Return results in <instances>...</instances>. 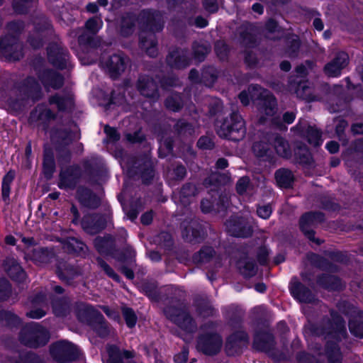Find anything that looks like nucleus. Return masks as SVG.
<instances>
[{"instance_id":"nucleus-59","label":"nucleus","mask_w":363,"mask_h":363,"mask_svg":"<svg viewBox=\"0 0 363 363\" xmlns=\"http://www.w3.org/2000/svg\"><path fill=\"white\" fill-rule=\"evenodd\" d=\"M262 87L259 84H252L249 85L247 91L243 90L238 94V99L240 103L247 106L250 104V100L257 99V95L260 93Z\"/></svg>"},{"instance_id":"nucleus-45","label":"nucleus","mask_w":363,"mask_h":363,"mask_svg":"<svg viewBox=\"0 0 363 363\" xmlns=\"http://www.w3.org/2000/svg\"><path fill=\"white\" fill-rule=\"evenodd\" d=\"M274 179L277 186L284 189L292 188L295 179L292 171L286 168H280L276 170Z\"/></svg>"},{"instance_id":"nucleus-43","label":"nucleus","mask_w":363,"mask_h":363,"mask_svg":"<svg viewBox=\"0 0 363 363\" xmlns=\"http://www.w3.org/2000/svg\"><path fill=\"white\" fill-rule=\"evenodd\" d=\"M0 323L12 330L21 327L23 320L13 311L1 308L0 309Z\"/></svg>"},{"instance_id":"nucleus-40","label":"nucleus","mask_w":363,"mask_h":363,"mask_svg":"<svg viewBox=\"0 0 363 363\" xmlns=\"http://www.w3.org/2000/svg\"><path fill=\"white\" fill-rule=\"evenodd\" d=\"M56 171L54 152L51 148H45L43 154L42 172L47 180H50Z\"/></svg>"},{"instance_id":"nucleus-10","label":"nucleus","mask_w":363,"mask_h":363,"mask_svg":"<svg viewBox=\"0 0 363 363\" xmlns=\"http://www.w3.org/2000/svg\"><path fill=\"white\" fill-rule=\"evenodd\" d=\"M156 169L154 162L147 155L134 157L132 164L128 168V174L131 177H138L142 184L150 185L155 177Z\"/></svg>"},{"instance_id":"nucleus-61","label":"nucleus","mask_w":363,"mask_h":363,"mask_svg":"<svg viewBox=\"0 0 363 363\" xmlns=\"http://www.w3.org/2000/svg\"><path fill=\"white\" fill-rule=\"evenodd\" d=\"M336 307L340 313L348 318V320L357 315L359 311H362V310H359L356 305L347 300L339 301L336 303Z\"/></svg>"},{"instance_id":"nucleus-21","label":"nucleus","mask_w":363,"mask_h":363,"mask_svg":"<svg viewBox=\"0 0 363 363\" xmlns=\"http://www.w3.org/2000/svg\"><path fill=\"white\" fill-rule=\"evenodd\" d=\"M57 114L43 103L38 104L30 112L28 121L30 125L40 122L43 129L47 130L50 121L55 120Z\"/></svg>"},{"instance_id":"nucleus-6","label":"nucleus","mask_w":363,"mask_h":363,"mask_svg":"<svg viewBox=\"0 0 363 363\" xmlns=\"http://www.w3.org/2000/svg\"><path fill=\"white\" fill-rule=\"evenodd\" d=\"M245 133V121L238 111H233L229 116L224 118L217 130L220 138L235 142L241 140Z\"/></svg>"},{"instance_id":"nucleus-55","label":"nucleus","mask_w":363,"mask_h":363,"mask_svg":"<svg viewBox=\"0 0 363 363\" xmlns=\"http://www.w3.org/2000/svg\"><path fill=\"white\" fill-rule=\"evenodd\" d=\"M52 310L55 315L65 317L70 311V301L67 297H60L52 302Z\"/></svg>"},{"instance_id":"nucleus-47","label":"nucleus","mask_w":363,"mask_h":363,"mask_svg":"<svg viewBox=\"0 0 363 363\" xmlns=\"http://www.w3.org/2000/svg\"><path fill=\"white\" fill-rule=\"evenodd\" d=\"M257 99L262 101V112L267 116H274L277 111V101L274 94L269 93L262 95L259 93Z\"/></svg>"},{"instance_id":"nucleus-16","label":"nucleus","mask_w":363,"mask_h":363,"mask_svg":"<svg viewBox=\"0 0 363 363\" xmlns=\"http://www.w3.org/2000/svg\"><path fill=\"white\" fill-rule=\"evenodd\" d=\"M100 62L110 78L113 80L118 79L127 67V57L123 52L113 53L107 57L103 56Z\"/></svg>"},{"instance_id":"nucleus-30","label":"nucleus","mask_w":363,"mask_h":363,"mask_svg":"<svg viewBox=\"0 0 363 363\" xmlns=\"http://www.w3.org/2000/svg\"><path fill=\"white\" fill-rule=\"evenodd\" d=\"M76 198L82 206L89 209H96L101 203L100 197L91 189L84 186L77 189Z\"/></svg>"},{"instance_id":"nucleus-25","label":"nucleus","mask_w":363,"mask_h":363,"mask_svg":"<svg viewBox=\"0 0 363 363\" xmlns=\"http://www.w3.org/2000/svg\"><path fill=\"white\" fill-rule=\"evenodd\" d=\"M228 228L231 235L235 238H247L251 237L253 233L252 227L242 216L230 217L228 220Z\"/></svg>"},{"instance_id":"nucleus-20","label":"nucleus","mask_w":363,"mask_h":363,"mask_svg":"<svg viewBox=\"0 0 363 363\" xmlns=\"http://www.w3.org/2000/svg\"><path fill=\"white\" fill-rule=\"evenodd\" d=\"M81 225L85 233L94 235L101 233L106 228L107 220L103 214L87 213L82 217Z\"/></svg>"},{"instance_id":"nucleus-46","label":"nucleus","mask_w":363,"mask_h":363,"mask_svg":"<svg viewBox=\"0 0 363 363\" xmlns=\"http://www.w3.org/2000/svg\"><path fill=\"white\" fill-rule=\"evenodd\" d=\"M157 40L155 35H144L141 34L139 37V46L145 50L147 56L155 58L158 55Z\"/></svg>"},{"instance_id":"nucleus-14","label":"nucleus","mask_w":363,"mask_h":363,"mask_svg":"<svg viewBox=\"0 0 363 363\" xmlns=\"http://www.w3.org/2000/svg\"><path fill=\"white\" fill-rule=\"evenodd\" d=\"M250 343V336L244 330H235L230 333L224 342V352L228 357H239L242 354Z\"/></svg>"},{"instance_id":"nucleus-4","label":"nucleus","mask_w":363,"mask_h":363,"mask_svg":"<svg viewBox=\"0 0 363 363\" xmlns=\"http://www.w3.org/2000/svg\"><path fill=\"white\" fill-rule=\"evenodd\" d=\"M18 339L26 347L38 349L45 346L50 339V332L42 325L36 322H30L22 326Z\"/></svg>"},{"instance_id":"nucleus-35","label":"nucleus","mask_w":363,"mask_h":363,"mask_svg":"<svg viewBox=\"0 0 363 363\" xmlns=\"http://www.w3.org/2000/svg\"><path fill=\"white\" fill-rule=\"evenodd\" d=\"M239 38L240 44L245 48L252 49L258 45L255 27L251 23L242 24L240 28Z\"/></svg>"},{"instance_id":"nucleus-41","label":"nucleus","mask_w":363,"mask_h":363,"mask_svg":"<svg viewBox=\"0 0 363 363\" xmlns=\"http://www.w3.org/2000/svg\"><path fill=\"white\" fill-rule=\"evenodd\" d=\"M194 306L196 313L203 318L214 317L218 315V311L207 298L202 297L195 298L194 299Z\"/></svg>"},{"instance_id":"nucleus-48","label":"nucleus","mask_w":363,"mask_h":363,"mask_svg":"<svg viewBox=\"0 0 363 363\" xmlns=\"http://www.w3.org/2000/svg\"><path fill=\"white\" fill-rule=\"evenodd\" d=\"M254 155L264 161L271 162L273 159L274 152L270 145L266 142H255L252 147Z\"/></svg>"},{"instance_id":"nucleus-57","label":"nucleus","mask_w":363,"mask_h":363,"mask_svg":"<svg viewBox=\"0 0 363 363\" xmlns=\"http://www.w3.org/2000/svg\"><path fill=\"white\" fill-rule=\"evenodd\" d=\"M237 267L245 278L253 277L257 272L255 262L247 258L238 261Z\"/></svg>"},{"instance_id":"nucleus-31","label":"nucleus","mask_w":363,"mask_h":363,"mask_svg":"<svg viewBox=\"0 0 363 363\" xmlns=\"http://www.w3.org/2000/svg\"><path fill=\"white\" fill-rule=\"evenodd\" d=\"M55 273L57 277L67 285H72L74 279L80 275V272L76 266L63 259L57 262Z\"/></svg>"},{"instance_id":"nucleus-5","label":"nucleus","mask_w":363,"mask_h":363,"mask_svg":"<svg viewBox=\"0 0 363 363\" xmlns=\"http://www.w3.org/2000/svg\"><path fill=\"white\" fill-rule=\"evenodd\" d=\"M45 53L48 64L53 68L63 71L72 67V55L57 35L55 40L48 43Z\"/></svg>"},{"instance_id":"nucleus-24","label":"nucleus","mask_w":363,"mask_h":363,"mask_svg":"<svg viewBox=\"0 0 363 363\" xmlns=\"http://www.w3.org/2000/svg\"><path fill=\"white\" fill-rule=\"evenodd\" d=\"M73 310L77 320L88 326L92 324L98 315H101V313L98 309L83 301H76L74 303Z\"/></svg>"},{"instance_id":"nucleus-33","label":"nucleus","mask_w":363,"mask_h":363,"mask_svg":"<svg viewBox=\"0 0 363 363\" xmlns=\"http://www.w3.org/2000/svg\"><path fill=\"white\" fill-rule=\"evenodd\" d=\"M294 161L305 167L315 166V160L308 147L301 141H296L294 145Z\"/></svg>"},{"instance_id":"nucleus-22","label":"nucleus","mask_w":363,"mask_h":363,"mask_svg":"<svg viewBox=\"0 0 363 363\" xmlns=\"http://www.w3.org/2000/svg\"><path fill=\"white\" fill-rule=\"evenodd\" d=\"M50 136L56 151L60 152L73 143L75 133L70 128L52 127L50 131Z\"/></svg>"},{"instance_id":"nucleus-62","label":"nucleus","mask_w":363,"mask_h":363,"mask_svg":"<svg viewBox=\"0 0 363 363\" xmlns=\"http://www.w3.org/2000/svg\"><path fill=\"white\" fill-rule=\"evenodd\" d=\"M274 150L277 155L283 158L289 159L292 157V151L289 142L281 136L276 137Z\"/></svg>"},{"instance_id":"nucleus-64","label":"nucleus","mask_w":363,"mask_h":363,"mask_svg":"<svg viewBox=\"0 0 363 363\" xmlns=\"http://www.w3.org/2000/svg\"><path fill=\"white\" fill-rule=\"evenodd\" d=\"M16 363H46L43 358H42L37 353L28 351L26 352L20 353L16 360Z\"/></svg>"},{"instance_id":"nucleus-26","label":"nucleus","mask_w":363,"mask_h":363,"mask_svg":"<svg viewBox=\"0 0 363 363\" xmlns=\"http://www.w3.org/2000/svg\"><path fill=\"white\" fill-rule=\"evenodd\" d=\"M349 63V55L344 51L337 52L334 57L324 66L323 71L329 77H338Z\"/></svg>"},{"instance_id":"nucleus-51","label":"nucleus","mask_w":363,"mask_h":363,"mask_svg":"<svg viewBox=\"0 0 363 363\" xmlns=\"http://www.w3.org/2000/svg\"><path fill=\"white\" fill-rule=\"evenodd\" d=\"M245 312L239 307L232 308L228 313V323L232 329H243Z\"/></svg>"},{"instance_id":"nucleus-37","label":"nucleus","mask_w":363,"mask_h":363,"mask_svg":"<svg viewBox=\"0 0 363 363\" xmlns=\"http://www.w3.org/2000/svg\"><path fill=\"white\" fill-rule=\"evenodd\" d=\"M316 284L328 291H340L343 289L341 279L329 274H320L316 277Z\"/></svg>"},{"instance_id":"nucleus-29","label":"nucleus","mask_w":363,"mask_h":363,"mask_svg":"<svg viewBox=\"0 0 363 363\" xmlns=\"http://www.w3.org/2000/svg\"><path fill=\"white\" fill-rule=\"evenodd\" d=\"M106 352L107 357L104 363H125L124 359H132L135 356L134 350L121 349L116 344H107Z\"/></svg>"},{"instance_id":"nucleus-32","label":"nucleus","mask_w":363,"mask_h":363,"mask_svg":"<svg viewBox=\"0 0 363 363\" xmlns=\"http://www.w3.org/2000/svg\"><path fill=\"white\" fill-rule=\"evenodd\" d=\"M289 291L291 296L301 303H312L315 300L312 291L299 281L290 283Z\"/></svg>"},{"instance_id":"nucleus-53","label":"nucleus","mask_w":363,"mask_h":363,"mask_svg":"<svg viewBox=\"0 0 363 363\" xmlns=\"http://www.w3.org/2000/svg\"><path fill=\"white\" fill-rule=\"evenodd\" d=\"M286 52L290 57H298L301 46V41L298 35L289 34L285 38Z\"/></svg>"},{"instance_id":"nucleus-44","label":"nucleus","mask_w":363,"mask_h":363,"mask_svg":"<svg viewBox=\"0 0 363 363\" xmlns=\"http://www.w3.org/2000/svg\"><path fill=\"white\" fill-rule=\"evenodd\" d=\"M216 255L215 249L212 246L203 245L200 250L192 255V262L196 265H202L209 263Z\"/></svg>"},{"instance_id":"nucleus-8","label":"nucleus","mask_w":363,"mask_h":363,"mask_svg":"<svg viewBox=\"0 0 363 363\" xmlns=\"http://www.w3.org/2000/svg\"><path fill=\"white\" fill-rule=\"evenodd\" d=\"M325 220V215L321 211H307L303 213L298 220L300 231L309 242L320 246L325 240L315 237V228Z\"/></svg>"},{"instance_id":"nucleus-12","label":"nucleus","mask_w":363,"mask_h":363,"mask_svg":"<svg viewBox=\"0 0 363 363\" xmlns=\"http://www.w3.org/2000/svg\"><path fill=\"white\" fill-rule=\"evenodd\" d=\"M23 45L18 36L8 33L0 36V57L8 62H18L24 57Z\"/></svg>"},{"instance_id":"nucleus-17","label":"nucleus","mask_w":363,"mask_h":363,"mask_svg":"<svg viewBox=\"0 0 363 363\" xmlns=\"http://www.w3.org/2000/svg\"><path fill=\"white\" fill-rule=\"evenodd\" d=\"M59 71L53 67H47L38 72V79L46 90L50 88L59 90L63 87L65 79Z\"/></svg>"},{"instance_id":"nucleus-54","label":"nucleus","mask_w":363,"mask_h":363,"mask_svg":"<svg viewBox=\"0 0 363 363\" xmlns=\"http://www.w3.org/2000/svg\"><path fill=\"white\" fill-rule=\"evenodd\" d=\"M63 249L68 254L79 255L84 252L86 245L77 238L69 237L62 242Z\"/></svg>"},{"instance_id":"nucleus-27","label":"nucleus","mask_w":363,"mask_h":363,"mask_svg":"<svg viewBox=\"0 0 363 363\" xmlns=\"http://www.w3.org/2000/svg\"><path fill=\"white\" fill-rule=\"evenodd\" d=\"M184 241L191 244L202 242L206 236L204 226L198 221L192 220L182 231Z\"/></svg>"},{"instance_id":"nucleus-52","label":"nucleus","mask_w":363,"mask_h":363,"mask_svg":"<svg viewBox=\"0 0 363 363\" xmlns=\"http://www.w3.org/2000/svg\"><path fill=\"white\" fill-rule=\"evenodd\" d=\"M308 259L312 265L322 271L335 272L337 270L336 264L318 254L313 252Z\"/></svg>"},{"instance_id":"nucleus-3","label":"nucleus","mask_w":363,"mask_h":363,"mask_svg":"<svg viewBox=\"0 0 363 363\" xmlns=\"http://www.w3.org/2000/svg\"><path fill=\"white\" fill-rule=\"evenodd\" d=\"M276 337L272 332L267 329H257L253 334L252 348L265 353L274 363L286 359L285 354L276 348Z\"/></svg>"},{"instance_id":"nucleus-50","label":"nucleus","mask_w":363,"mask_h":363,"mask_svg":"<svg viewBox=\"0 0 363 363\" xmlns=\"http://www.w3.org/2000/svg\"><path fill=\"white\" fill-rule=\"evenodd\" d=\"M136 252L130 245H126L123 249L115 248L111 257L121 263L131 264L135 262Z\"/></svg>"},{"instance_id":"nucleus-42","label":"nucleus","mask_w":363,"mask_h":363,"mask_svg":"<svg viewBox=\"0 0 363 363\" xmlns=\"http://www.w3.org/2000/svg\"><path fill=\"white\" fill-rule=\"evenodd\" d=\"M293 128L298 129L303 135L306 138L307 142L313 147H319L323 143L322 132L315 126L308 125L305 131L301 126L296 124Z\"/></svg>"},{"instance_id":"nucleus-19","label":"nucleus","mask_w":363,"mask_h":363,"mask_svg":"<svg viewBox=\"0 0 363 363\" xmlns=\"http://www.w3.org/2000/svg\"><path fill=\"white\" fill-rule=\"evenodd\" d=\"M137 24L139 25L138 13L131 11L123 13L118 21V34L123 38L131 37L136 30Z\"/></svg>"},{"instance_id":"nucleus-9","label":"nucleus","mask_w":363,"mask_h":363,"mask_svg":"<svg viewBox=\"0 0 363 363\" xmlns=\"http://www.w3.org/2000/svg\"><path fill=\"white\" fill-rule=\"evenodd\" d=\"M139 29L142 33H150L155 35L164 28V12L155 9H141L138 13Z\"/></svg>"},{"instance_id":"nucleus-13","label":"nucleus","mask_w":363,"mask_h":363,"mask_svg":"<svg viewBox=\"0 0 363 363\" xmlns=\"http://www.w3.org/2000/svg\"><path fill=\"white\" fill-rule=\"evenodd\" d=\"M223 345V337L216 331L202 332L196 338V350L206 356L213 357L218 354Z\"/></svg>"},{"instance_id":"nucleus-11","label":"nucleus","mask_w":363,"mask_h":363,"mask_svg":"<svg viewBox=\"0 0 363 363\" xmlns=\"http://www.w3.org/2000/svg\"><path fill=\"white\" fill-rule=\"evenodd\" d=\"M49 352L57 363H71L78 360L81 355L78 347L67 340L52 342L49 347Z\"/></svg>"},{"instance_id":"nucleus-7","label":"nucleus","mask_w":363,"mask_h":363,"mask_svg":"<svg viewBox=\"0 0 363 363\" xmlns=\"http://www.w3.org/2000/svg\"><path fill=\"white\" fill-rule=\"evenodd\" d=\"M57 38L53 26L48 18H41L33 24V29L29 32L26 42L33 50H40L46 41Z\"/></svg>"},{"instance_id":"nucleus-36","label":"nucleus","mask_w":363,"mask_h":363,"mask_svg":"<svg viewBox=\"0 0 363 363\" xmlns=\"http://www.w3.org/2000/svg\"><path fill=\"white\" fill-rule=\"evenodd\" d=\"M93 244L96 250L103 255L111 256L115 251L116 247L115 238L109 233L105 234L104 236H96Z\"/></svg>"},{"instance_id":"nucleus-18","label":"nucleus","mask_w":363,"mask_h":363,"mask_svg":"<svg viewBox=\"0 0 363 363\" xmlns=\"http://www.w3.org/2000/svg\"><path fill=\"white\" fill-rule=\"evenodd\" d=\"M82 169L74 164L61 170L59 174L58 187L60 189H74L82 177Z\"/></svg>"},{"instance_id":"nucleus-1","label":"nucleus","mask_w":363,"mask_h":363,"mask_svg":"<svg viewBox=\"0 0 363 363\" xmlns=\"http://www.w3.org/2000/svg\"><path fill=\"white\" fill-rule=\"evenodd\" d=\"M330 317L320 324L311 323L308 330L315 337L325 340L324 351L328 363H342V355L340 343L348 338L346 322L339 312L329 311Z\"/></svg>"},{"instance_id":"nucleus-63","label":"nucleus","mask_w":363,"mask_h":363,"mask_svg":"<svg viewBox=\"0 0 363 363\" xmlns=\"http://www.w3.org/2000/svg\"><path fill=\"white\" fill-rule=\"evenodd\" d=\"M174 133L179 136L192 135L194 133V125L184 118H179L173 125Z\"/></svg>"},{"instance_id":"nucleus-23","label":"nucleus","mask_w":363,"mask_h":363,"mask_svg":"<svg viewBox=\"0 0 363 363\" xmlns=\"http://www.w3.org/2000/svg\"><path fill=\"white\" fill-rule=\"evenodd\" d=\"M139 93L145 98L157 101L160 98L157 82L148 75L140 76L136 82Z\"/></svg>"},{"instance_id":"nucleus-56","label":"nucleus","mask_w":363,"mask_h":363,"mask_svg":"<svg viewBox=\"0 0 363 363\" xmlns=\"http://www.w3.org/2000/svg\"><path fill=\"white\" fill-rule=\"evenodd\" d=\"M348 328L354 337L363 338V311H359L357 315L348 320Z\"/></svg>"},{"instance_id":"nucleus-49","label":"nucleus","mask_w":363,"mask_h":363,"mask_svg":"<svg viewBox=\"0 0 363 363\" xmlns=\"http://www.w3.org/2000/svg\"><path fill=\"white\" fill-rule=\"evenodd\" d=\"M89 327L100 338H106L110 335L109 323L102 313L101 315H98Z\"/></svg>"},{"instance_id":"nucleus-34","label":"nucleus","mask_w":363,"mask_h":363,"mask_svg":"<svg viewBox=\"0 0 363 363\" xmlns=\"http://www.w3.org/2000/svg\"><path fill=\"white\" fill-rule=\"evenodd\" d=\"M167 65L173 69H182L190 65L191 60L186 51L176 48L169 51L166 57Z\"/></svg>"},{"instance_id":"nucleus-28","label":"nucleus","mask_w":363,"mask_h":363,"mask_svg":"<svg viewBox=\"0 0 363 363\" xmlns=\"http://www.w3.org/2000/svg\"><path fill=\"white\" fill-rule=\"evenodd\" d=\"M2 266L6 275L14 282L23 283L27 277L26 272L20 262L13 257L4 259Z\"/></svg>"},{"instance_id":"nucleus-38","label":"nucleus","mask_w":363,"mask_h":363,"mask_svg":"<svg viewBox=\"0 0 363 363\" xmlns=\"http://www.w3.org/2000/svg\"><path fill=\"white\" fill-rule=\"evenodd\" d=\"M50 105H55L59 112L65 113L71 111L74 106V99L68 95H60L55 93L48 97Z\"/></svg>"},{"instance_id":"nucleus-60","label":"nucleus","mask_w":363,"mask_h":363,"mask_svg":"<svg viewBox=\"0 0 363 363\" xmlns=\"http://www.w3.org/2000/svg\"><path fill=\"white\" fill-rule=\"evenodd\" d=\"M165 108L173 112H179L184 107L182 96L179 92H174L169 95L164 101Z\"/></svg>"},{"instance_id":"nucleus-39","label":"nucleus","mask_w":363,"mask_h":363,"mask_svg":"<svg viewBox=\"0 0 363 363\" xmlns=\"http://www.w3.org/2000/svg\"><path fill=\"white\" fill-rule=\"evenodd\" d=\"M140 291L146 296L151 301L159 302L162 300L158 283L155 280H143L139 285Z\"/></svg>"},{"instance_id":"nucleus-58","label":"nucleus","mask_w":363,"mask_h":363,"mask_svg":"<svg viewBox=\"0 0 363 363\" xmlns=\"http://www.w3.org/2000/svg\"><path fill=\"white\" fill-rule=\"evenodd\" d=\"M158 157L164 159L173 155L174 140L172 136H162L159 140Z\"/></svg>"},{"instance_id":"nucleus-15","label":"nucleus","mask_w":363,"mask_h":363,"mask_svg":"<svg viewBox=\"0 0 363 363\" xmlns=\"http://www.w3.org/2000/svg\"><path fill=\"white\" fill-rule=\"evenodd\" d=\"M18 96L32 104H36L43 99L44 94L41 84L35 77L28 75L16 85Z\"/></svg>"},{"instance_id":"nucleus-2","label":"nucleus","mask_w":363,"mask_h":363,"mask_svg":"<svg viewBox=\"0 0 363 363\" xmlns=\"http://www.w3.org/2000/svg\"><path fill=\"white\" fill-rule=\"evenodd\" d=\"M163 302L162 311L167 320L186 333L192 334L196 331L197 323L184 301L176 296H171L164 298Z\"/></svg>"}]
</instances>
